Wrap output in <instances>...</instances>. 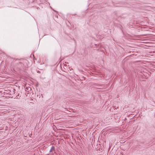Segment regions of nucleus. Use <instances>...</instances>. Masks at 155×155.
<instances>
[{
    "label": "nucleus",
    "mask_w": 155,
    "mask_h": 155,
    "mask_svg": "<svg viewBox=\"0 0 155 155\" xmlns=\"http://www.w3.org/2000/svg\"><path fill=\"white\" fill-rule=\"evenodd\" d=\"M54 147H52L51 148V150H50V152H52V151H54Z\"/></svg>",
    "instance_id": "1"
}]
</instances>
